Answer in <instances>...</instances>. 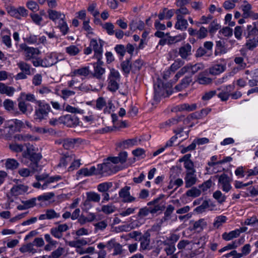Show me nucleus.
Listing matches in <instances>:
<instances>
[{"mask_svg": "<svg viewBox=\"0 0 258 258\" xmlns=\"http://www.w3.org/2000/svg\"><path fill=\"white\" fill-rule=\"evenodd\" d=\"M51 111L50 105L44 100L36 101L34 114V119L37 122L46 120L48 117V114Z\"/></svg>", "mask_w": 258, "mask_h": 258, "instance_id": "nucleus-1", "label": "nucleus"}, {"mask_svg": "<svg viewBox=\"0 0 258 258\" xmlns=\"http://www.w3.org/2000/svg\"><path fill=\"white\" fill-rule=\"evenodd\" d=\"M119 162H103L97 165L98 175H102L107 176L112 173H116L122 169L121 167H119L116 164Z\"/></svg>", "mask_w": 258, "mask_h": 258, "instance_id": "nucleus-2", "label": "nucleus"}, {"mask_svg": "<svg viewBox=\"0 0 258 258\" xmlns=\"http://www.w3.org/2000/svg\"><path fill=\"white\" fill-rule=\"evenodd\" d=\"M120 75L118 71L110 69L108 76V89L111 92H115L119 88Z\"/></svg>", "mask_w": 258, "mask_h": 258, "instance_id": "nucleus-3", "label": "nucleus"}, {"mask_svg": "<svg viewBox=\"0 0 258 258\" xmlns=\"http://www.w3.org/2000/svg\"><path fill=\"white\" fill-rule=\"evenodd\" d=\"M26 150H23V156L26 159H29L30 161H39L42 158V155L39 153H36L34 146L30 143L24 144Z\"/></svg>", "mask_w": 258, "mask_h": 258, "instance_id": "nucleus-4", "label": "nucleus"}, {"mask_svg": "<svg viewBox=\"0 0 258 258\" xmlns=\"http://www.w3.org/2000/svg\"><path fill=\"white\" fill-rule=\"evenodd\" d=\"M90 45L94 50V57L99 61L102 57L103 41L100 39L98 41L95 39H92L90 40Z\"/></svg>", "mask_w": 258, "mask_h": 258, "instance_id": "nucleus-5", "label": "nucleus"}, {"mask_svg": "<svg viewBox=\"0 0 258 258\" xmlns=\"http://www.w3.org/2000/svg\"><path fill=\"white\" fill-rule=\"evenodd\" d=\"M24 41L31 45H39L41 44H45L46 42V38L43 35H36L30 33L26 36Z\"/></svg>", "mask_w": 258, "mask_h": 258, "instance_id": "nucleus-6", "label": "nucleus"}, {"mask_svg": "<svg viewBox=\"0 0 258 258\" xmlns=\"http://www.w3.org/2000/svg\"><path fill=\"white\" fill-rule=\"evenodd\" d=\"M231 180L226 174H221L218 179V186L224 192H228L232 188Z\"/></svg>", "mask_w": 258, "mask_h": 258, "instance_id": "nucleus-7", "label": "nucleus"}, {"mask_svg": "<svg viewBox=\"0 0 258 258\" xmlns=\"http://www.w3.org/2000/svg\"><path fill=\"white\" fill-rule=\"evenodd\" d=\"M130 186H125L119 191V197L121 199L123 203H130L136 201V198L130 194Z\"/></svg>", "mask_w": 258, "mask_h": 258, "instance_id": "nucleus-8", "label": "nucleus"}, {"mask_svg": "<svg viewBox=\"0 0 258 258\" xmlns=\"http://www.w3.org/2000/svg\"><path fill=\"white\" fill-rule=\"evenodd\" d=\"M48 16L56 25L66 20L65 14L60 11L49 9L47 11Z\"/></svg>", "mask_w": 258, "mask_h": 258, "instance_id": "nucleus-9", "label": "nucleus"}, {"mask_svg": "<svg viewBox=\"0 0 258 258\" xmlns=\"http://www.w3.org/2000/svg\"><path fill=\"white\" fill-rule=\"evenodd\" d=\"M21 47L24 51L26 60H31L32 61L40 53V51L37 48L27 46L25 44L21 45Z\"/></svg>", "mask_w": 258, "mask_h": 258, "instance_id": "nucleus-10", "label": "nucleus"}, {"mask_svg": "<svg viewBox=\"0 0 258 258\" xmlns=\"http://www.w3.org/2000/svg\"><path fill=\"white\" fill-rule=\"evenodd\" d=\"M226 68V61L224 59H220L209 69V73L213 75H217L223 72Z\"/></svg>", "mask_w": 258, "mask_h": 258, "instance_id": "nucleus-11", "label": "nucleus"}, {"mask_svg": "<svg viewBox=\"0 0 258 258\" xmlns=\"http://www.w3.org/2000/svg\"><path fill=\"white\" fill-rule=\"evenodd\" d=\"M246 38L258 36V21L253 22L252 24L247 25L243 32Z\"/></svg>", "mask_w": 258, "mask_h": 258, "instance_id": "nucleus-12", "label": "nucleus"}, {"mask_svg": "<svg viewBox=\"0 0 258 258\" xmlns=\"http://www.w3.org/2000/svg\"><path fill=\"white\" fill-rule=\"evenodd\" d=\"M9 14L12 17L18 19L28 16V11L24 7H19L17 9L12 7L8 10Z\"/></svg>", "mask_w": 258, "mask_h": 258, "instance_id": "nucleus-13", "label": "nucleus"}, {"mask_svg": "<svg viewBox=\"0 0 258 258\" xmlns=\"http://www.w3.org/2000/svg\"><path fill=\"white\" fill-rule=\"evenodd\" d=\"M59 120L64 124L70 127L75 126L79 123V119L77 116L70 114L60 117Z\"/></svg>", "mask_w": 258, "mask_h": 258, "instance_id": "nucleus-14", "label": "nucleus"}, {"mask_svg": "<svg viewBox=\"0 0 258 258\" xmlns=\"http://www.w3.org/2000/svg\"><path fill=\"white\" fill-rule=\"evenodd\" d=\"M234 89V85L233 84L229 85L228 86L222 87L219 90H221L218 96L222 101H226L228 99L230 96V93Z\"/></svg>", "mask_w": 258, "mask_h": 258, "instance_id": "nucleus-15", "label": "nucleus"}, {"mask_svg": "<svg viewBox=\"0 0 258 258\" xmlns=\"http://www.w3.org/2000/svg\"><path fill=\"white\" fill-rule=\"evenodd\" d=\"M192 47L189 43H186L179 48L178 54L183 59H187L192 54Z\"/></svg>", "mask_w": 258, "mask_h": 258, "instance_id": "nucleus-16", "label": "nucleus"}, {"mask_svg": "<svg viewBox=\"0 0 258 258\" xmlns=\"http://www.w3.org/2000/svg\"><path fill=\"white\" fill-rule=\"evenodd\" d=\"M18 108L20 111L23 114L29 115L33 111V107L30 103H26L24 100L18 99Z\"/></svg>", "mask_w": 258, "mask_h": 258, "instance_id": "nucleus-17", "label": "nucleus"}, {"mask_svg": "<svg viewBox=\"0 0 258 258\" xmlns=\"http://www.w3.org/2000/svg\"><path fill=\"white\" fill-rule=\"evenodd\" d=\"M203 68V64L201 63H196L194 65L188 64L182 68V71H184L185 73H187L192 75L202 70Z\"/></svg>", "mask_w": 258, "mask_h": 258, "instance_id": "nucleus-18", "label": "nucleus"}, {"mask_svg": "<svg viewBox=\"0 0 258 258\" xmlns=\"http://www.w3.org/2000/svg\"><path fill=\"white\" fill-rule=\"evenodd\" d=\"M60 217V214L56 213L54 210L52 209H47L45 213L41 214L39 217L40 220H51L55 218Z\"/></svg>", "mask_w": 258, "mask_h": 258, "instance_id": "nucleus-19", "label": "nucleus"}, {"mask_svg": "<svg viewBox=\"0 0 258 258\" xmlns=\"http://www.w3.org/2000/svg\"><path fill=\"white\" fill-rule=\"evenodd\" d=\"M28 190V187L23 184H17L14 185L10 190V193L12 196H18L23 195Z\"/></svg>", "mask_w": 258, "mask_h": 258, "instance_id": "nucleus-20", "label": "nucleus"}, {"mask_svg": "<svg viewBox=\"0 0 258 258\" xmlns=\"http://www.w3.org/2000/svg\"><path fill=\"white\" fill-rule=\"evenodd\" d=\"M150 234L149 232H146L140 238V249L142 250H147L150 249Z\"/></svg>", "mask_w": 258, "mask_h": 258, "instance_id": "nucleus-21", "label": "nucleus"}, {"mask_svg": "<svg viewBox=\"0 0 258 258\" xmlns=\"http://www.w3.org/2000/svg\"><path fill=\"white\" fill-rule=\"evenodd\" d=\"M102 62L100 60L97 62L94 63V74L93 76L98 79L102 78V75L105 73V69L102 67Z\"/></svg>", "mask_w": 258, "mask_h": 258, "instance_id": "nucleus-22", "label": "nucleus"}, {"mask_svg": "<svg viewBox=\"0 0 258 258\" xmlns=\"http://www.w3.org/2000/svg\"><path fill=\"white\" fill-rule=\"evenodd\" d=\"M185 187L188 188L196 184L198 179L195 172H187L184 177Z\"/></svg>", "mask_w": 258, "mask_h": 258, "instance_id": "nucleus-23", "label": "nucleus"}, {"mask_svg": "<svg viewBox=\"0 0 258 258\" xmlns=\"http://www.w3.org/2000/svg\"><path fill=\"white\" fill-rule=\"evenodd\" d=\"M77 174L84 176H91L93 175H98L97 168L94 166L90 168H83L78 170Z\"/></svg>", "mask_w": 258, "mask_h": 258, "instance_id": "nucleus-24", "label": "nucleus"}, {"mask_svg": "<svg viewBox=\"0 0 258 258\" xmlns=\"http://www.w3.org/2000/svg\"><path fill=\"white\" fill-rule=\"evenodd\" d=\"M44 59L46 64V68L51 67L56 63L58 61L57 54L54 52H51L48 54Z\"/></svg>", "mask_w": 258, "mask_h": 258, "instance_id": "nucleus-25", "label": "nucleus"}, {"mask_svg": "<svg viewBox=\"0 0 258 258\" xmlns=\"http://www.w3.org/2000/svg\"><path fill=\"white\" fill-rule=\"evenodd\" d=\"M127 159V153L125 151L120 152L118 156L109 157L104 158L103 161H126Z\"/></svg>", "mask_w": 258, "mask_h": 258, "instance_id": "nucleus-26", "label": "nucleus"}, {"mask_svg": "<svg viewBox=\"0 0 258 258\" xmlns=\"http://www.w3.org/2000/svg\"><path fill=\"white\" fill-rule=\"evenodd\" d=\"M15 91L14 87L8 86L5 84L0 83V93L6 94L8 96H12Z\"/></svg>", "mask_w": 258, "mask_h": 258, "instance_id": "nucleus-27", "label": "nucleus"}, {"mask_svg": "<svg viewBox=\"0 0 258 258\" xmlns=\"http://www.w3.org/2000/svg\"><path fill=\"white\" fill-rule=\"evenodd\" d=\"M130 29L134 31L137 29L143 30L145 28L144 22L141 20H132L129 24Z\"/></svg>", "mask_w": 258, "mask_h": 258, "instance_id": "nucleus-28", "label": "nucleus"}, {"mask_svg": "<svg viewBox=\"0 0 258 258\" xmlns=\"http://www.w3.org/2000/svg\"><path fill=\"white\" fill-rule=\"evenodd\" d=\"M67 243L70 247L80 248L82 246L87 244L88 241L85 238H81L77 239H76V240L69 241Z\"/></svg>", "mask_w": 258, "mask_h": 258, "instance_id": "nucleus-29", "label": "nucleus"}, {"mask_svg": "<svg viewBox=\"0 0 258 258\" xmlns=\"http://www.w3.org/2000/svg\"><path fill=\"white\" fill-rule=\"evenodd\" d=\"M56 143L59 144H62L64 149L70 150L75 147L76 140L68 139L61 141H57Z\"/></svg>", "mask_w": 258, "mask_h": 258, "instance_id": "nucleus-30", "label": "nucleus"}, {"mask_svg": "<svg viewBox=\"0 0 258 258\" xmlns=\"http://www.w3.org/2000/svg\"><path fill=\"white\" fill-rule=\"evenodd\" d=\"M176 19L177 21L175 25V28L180 30H186L188 26L187 20L183 17H180L179 16L176 17Z\"/></svg>", "mask_w": 258, "mask_h": 258, "instance_id": "nucleus-31", "label": "nucleus"}, {"mask_svg": "<svg viewBox=\"0 0 258 258\" xmlns=\"http://www.w3.org/2000/svg\"><path fill=\"white\" fill-rule=\"evenodd\" d=\"M66 52L71 56H76L81 51L80 47L75 45H70L65 48Z\"/></svg>", "mask_w": 258, "mask_h": 258, "instance_id": "nucleus-32", "label": "nucleus"}, {"mask_svg": "<svg viewBox=\"0 0 258 258\" xmlns=\"http://www.w3.org/2000/svg\"><path fill=\"white\" fill-rule=\"evenodd\" d=\"M251 79L248 80V84L249 87H253L258 85V69L251 71Z\"/></svg>", "mask_w": 258, "mask_h": 258, "instance_id": "nucleus-33", "label": "nucleus"}, {"mask_svg": "<svg viewBox=\"0 0 258 258\" xmlns=\"http://www.w3.org/2000/svg\"><path fill=\"white\" fill-rule=\"evenodd\" d=\"M244 4L241 6L242 11V17L244 18H249V15L252 11V6L246 1H244Z\"/></svg>", "mask_w": 258, "mask_h": 258, "instance_id": "nucleus-34", "label": "nucleus"}, {"mask_svg": "<svg viewBox=\"0 0 258 258\" xmlns=\"http://www.w3.org/2000/svg\"><path fill=\"white\" fill-rule=\"evenodd\" d=\"M239 236V232L238 230L235 229L229 232H224L222 236V238L226 241H229Z\"/></svg>", "mask_w": 258, "mask_h": 258, "instance_id": "nucleus-35", "label": "nucleus"}, {"mask_svg": "<svg viewBox=\"0 0 258 258\" xmlns=\"http://www.w3.org/2000/svg\"><path fill=\"white\" fill-rule=\"evenodd\" d=\"M54 197V194L53 192H46L37 197V199L42 203H50Z\"/></svg>", "mask_w": 258, "mask_h": 258, "instance_id": "nucleus-36", "label": "nucleus"}, {"mask_svg": "<svg viewBox=\"0 0 258 258\" xmlns=\"http://www.w3.org/2000/svg\"><path fill=\"white\" fill-rule=\"evenodd\" d=\"M19 98H20V99H22L24 101H27L29 102L35 103L36 104V101H38L36 100L35 95L31 93L21 92Z\"/></svg>", "mask_w": 258, "mask_h": 258, "instance_id": "nucleus-37", "label": "nucleus"}, {"mask_svg": "<svg viewBox=\"0 0 258 258\" xmlns=\"http://www.w3.org/2000/svg\"><path fill=\"white\" fill-rule=\"evenodd\" d=\"M138 143L137 139H132L124 140L120 143V146L124 149L128 148L137 145Z\"/></svg>", "mask_w": 258, "mask_h": 258, "instance_id": "nucleus-38", "label": "nucleus"}, {"mask_svg": "<svg viewBox=\"0 0 258 258\" xmlns=\"http://www.w3.org/2000/svg\"><path fill=\"white\" fill-rule=\"evenodd\" d=\"M56 28L59 30L62 35H67L70 31V28L66 19L58 24Z\"/></svg>", "mask_w": 258, "mask_h": 258, "instance_id": "nucleus-39", "label": "nucleus"}, {"mask_svg": "<svg viewBox=\"0 0 258 258\" xmlns=\"http://www.w3.org/2000/svg\"><path fill=\"white\" fill-rule=\"evenodd\" d=\"M246 42V46L248 49L252 50L258 45V36L252 38H248Z\"/></svg>", "mask_w": 258, "mask_h": 258, "instance_id": "nucleus-40", "label": "nucleus"}, {"mask_svg": "<svg viewBox=\"0 0 258 258\" xmlns=\"http://www.w3.org/2000/svg\"><path fill=\"white\" fill-rule=\"evenodd\" d=\"M33 244L32 243H29L26 245H24L22 246H21L19 250L22 253H25V252H31L33 254L37 252V250L35 249L33 247Z\"/></svg>", "mask_w": 258, "mask_h": 258, "instance_id": "nucleus-41", "label": "nucleus"}, {"mask_svg": "<svg viewBox=\"0 0 258 258\" xmlns=\"http://www.w3.org/2000/svg\"><path fill=\"white\" fill-rule=\"evenodd\" d=\"M159 201L158 199H156L152 201H151L148 203V206L150 205H153V207H150L149 208L150 209V212L151 214H155L158 212L159 211L161 210V207L157 204L158 202Z\"/></svg>", "mask_w": 258, "mask_h": 258, "instance_id": "nucleus-42", "label": "nucleus"}, {"mask_svg": "<svg viewBox=\"0 0 258 258\" xmlns=\"http://www.w3.org/2000/svg\"><path fill=\"white\" fill-rule=\"evenodd\" d=\"M90 68L89 67H82L78 69H76L73 71L74 75H78L84 77L87 76L90 73Z\"/></svg>", "mask_w": 258, "mask_h": 258, "instance_id": "nucleus-43", "label": "nucleus"}, {"mask_svg": "<svg viewBox=\"0 0 258 258\" xmlns=\"http://www.w3.org/2000/svg\"><path fill=\"white\" fill-rule=\"evenodd\" d=\"M21 72L30 75L31 74V66L24 61H20L17 63Z\"/></svg>", "mask_w": 258, "mask_h": 258, "instance_id": "nucleus-44", "label": "nucleus"}, {"mask_svg": "<svg viewBox=\"0 0 258 258\" xmlns=\"http://www.w3.org/2000/svg\"><path fill=\"white\" fill-rule=\"evenodd\" d=\"M207 225V223L206 220L204 219H201L194 223L193 228L194 230L200 231L205 228Z\"/></svg>", "mask_w": 258, "mask_h": 258, "instance_id": "nucleus-45", "label": "nucleus"}, {"mask_svg": "<svg viewBox=\"0 0 258 258\" xmlns=\"http://www.w3.org/2000/svg\"><path fill=\"white\" fill-rule=\"evenodd\" d=\"M112 185L111 182H104L98 185L97 189L99 192H105L112 186Z\"/></svg>", "mask_w": 258, "mask_h": 258, "instance_id": "nucleus-46", "label": "nucleus"}, {"mask_svg": "<svg viewBox=\"0 0 258 258\" xmlns=\"http://www.w3.org/2000/svg\"><path fill=\"white\" fill-rule=\"evenodd\" d=\"M227 220V218L223 215H220L215 218L213 226L215 228H219L223 224L225 223Z\"/></svg>", "mask_w": 258, "mask_h": 258, "instance_id": "nucleus-47", "label": "nucleus"}, {"mask_svg": "<svg viewBox=\"0 0 258 258\" xmlns=\"http://www.w3.org/2000/svg\"><path fill=\"white\" fill-rule=\"evenodd\" d=\"M192 79L191 77H185L182 80L180 84L176 86V88L178 90H181L186 88L191 82Z\"/></svg>", "mask_w": 258, "mask_h": 258, "instance_id": "nucleus-48", "label": "nucleus"}, {"mask_svg": "<svg viewBox=\"0 0 258 258\" xmlns=\"http://www.w3.org/2000/svg\"><path fill=\"white\" fill-rule=\"evenodd\" d=\"M213 198L219 203L223 204L225 202L226 196L223 194L221 191L216 190L213 193Z\"/></svg>", "mask_w": 258, "mask_h": 258, "instance_id": "nucleus-49", "label": "nucleus"}, {"mask_svg": "<svg viewBox=\"0 0 258 258\" xmlns=\"http://www.w3.org/2000/svg\"><path fill=\"white\" fill-rule=\"evenodd\" d=\"M86 198L92 202L98 203L100 200V196L98 194L90 191L86 193Z\"/></svg>", "mask_w": 258, "mask_h": 258, "instance_id": "nucleus-50", "label": "nucleus"}, {"mask_svg": "<svg viewBox=\"0 0 258 258\" xmlns=\"http://www.w3.org/2000/svg\"><path fill=\"white\" fill-rule=\"evenodd\" d=\"M107 102L105 98L102 97H99L96 100V105L94 107L97 110H101L105 106H106Z\"/></svg>", "mask_w": 258, "mask_h": 258, "instance_id": "nucleus-51", "label": "nucleus"}, {"mask_svg": "<svg viewBox=\"0 0 258 258\" xmlns=\"http://www.w3.org/2000/svg\"><path fill=\"white\" fill-rule=\"evenodd\" d=\"M116 207L112 204L103 205L101 207V211L105 214H110L114 212L116 210Z\"/></svg>", "mask_w": 258, "mask_h": 258, "instance_id": "nucleus-52", "label": "nucleus"}, {"mask_svg": "<svg viewBox=\"0 0 258 258\" xmlns=\"http://www.w3.org/2000/svg\"><path fill=\"white\" fill-rule=\"evenodd\" d=\"M197 108V105L196 104H188L184 103L181 104L178 106V109L179 111H191L195 110Z\"/></svg>", "mask_w": 258, "mask_h": 258, "instance_id": "nucleus-53", "label": "nucleus"}, {"mask_svg": "<svg viewBox=\"0 0 258 258\" xmlns=\"http://www.w3.org/2000/svg\"><path fill=\"white\" fill-rule=\"evenodd\" d=\"M186 36V34L185 33H183L182 35H179L174 37L168 36L167 38L168 44H172L174 42H177L181 40H183L185 38Z\"/></svg>", "mask_w": 258, "mask_h": 258, "instance_id": "nucleus-54", "label": "nucleus"}, {"mask_svg": "<svg viewBox=\"0 0 258 258\" xmlns=\"http://www.w3.org/2000/svg\"><path fill=\"white\" fill-rule=\"evenodd\" d=\"M196 81L201 85H208L212 82V79L209 77L204 76L202 74H200Z\"/></svg>", "mask_w": 258, "mask_h": 258, "instance_id": "nucleus-55", "label": "nucleus"}, {"mask_svg": "<svg viewBox=\"0 0 258 258\" xmlns=\"http://www.w3.org/2000/svg\"><path fill=\"white\" fill-rule=\"evenodd\" d=\"M64 252V248L58 247L56 250L53 251L50 255H47L48 258H60Z\"/></svg>", "mask_w": 258, "mask_h": 258, "instance_id": "nucleus-56", "label": "nucleus"}, {"mask_svg": "<svg viewBox=\"0 0 258 258\" xmlns=\"http://www.w3.org/2000/svg\"><path fill=\"white\" fill-rule=\"evenodd\" d=\"M163 244L166 246L165 248V250L167 255H173L172 254L175 252L176 248L174 244H170L167 241H164Z\"/></svg>", "mask_w": 258, "mask_h": 258, "instance_id": "nucleus-57", "label": "nucleus"}, {"mask_svg": "<svg viewBox=\"0 0 258 258\" xmlns=\"http://www.w3.org/2000/svg\"><path fill=\"white\" fill-rule=\"evenodd\" d=\"M32 63H33V66L35 67H41L42 68H46V64L44 62V58H41L39 57H36L32 60Z\"/></svg>", "mask_w": 258, "mask_h": 258, "instance_id": "nucleus-58", "label": "nucleus"}, {"mask_svg": "<svg viewBox=\"0 0 258 258\" xmlns=\"http://www.w3.org/2000/svg\"><path fill=\"white\" fill-rule=\"evenodd\" d=\"M60 161H80L79 159H76L74 155L67 152L62 157Z\"/></svg>", "mask_w": 258, "mask_h": 258, "instance_id": "nucleus-59", "label": "nucleus"}, {"mask_svg": "<svg viewBox=\"0 0 258 258\" xmlns=\"http://www.w3.org/2000/svg\"><path fill=\"white\" fill-rule=\"evenodd\" d=\"M24 147L22 144H19L16 143H13L9 145L10 149L15 152H21L23 151Z\"/></svg>", "mask_w": 258, "mask_h": 258, "instance_id": "nucleus-60", "label": "nucleus"}, {"mask_svg": "<svg viewBox=\"0 0 258 258\" xmlns=\"http://www.w3.org/2000/svg\"><path fill=\"white\" fill-rule=\"evenodd\" d=\"M179 7L180 8L177 9L175 12V13L176 15V17L179 16L180 17L183 18L184 16L189 14V11L186 7L184 6H181Z\"/></svg>", "mask_w": 258, "mask_h": 258, "instance_id": "nucleus-61", "label": "nucleus"}, {"mask_svg": "<svg viewBox=\"0 0 258 258\" xmlns=\"http://www.w3.org/2000/svg\"><path fill=\"white\" fill-rule=\"evenodd\" d=\"M201 194V190L196 188V187H192L190 189L186 191V195L188 197H191L196 198L198 196H199Z\"/></svg>", "mask_w": 258, "mask_h": 258, "instance_id": "nucleus-62", "label": "nucleus"}, {"mask_svg": "<svg viewBox=\"0 0 258 258\" xmlns=\"http://www.w3.org/2000/svg\"><path fill=\"white\" fill-rule=\"evenodd\" d=\"M220 25L216 21L212 22L209 26V31L211 34H214L220 28Z\"/></svg>", "mask_w": 258, "mask_h": 258, "instance_id": "nucleus-63", "label": "nucleus"}, {"mask_svg": "<svg viewBox=\"0 0 258 258\" xmlns=\"http://www.w3.org/2000/svg\"><path fill=\"white\" fill-rule=\"evenodd\" d=\"M219 34L226 37H230L233 35V30L228 27H225L219 31Z\"/></svg>", "mask_w": 258, "mask_h": 258, "instance_id": "nucleus-64", "label": "nucleus"}]
</instances>
